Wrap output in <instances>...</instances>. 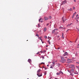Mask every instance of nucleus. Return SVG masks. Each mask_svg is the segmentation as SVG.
<instances>
[{
	"mask_svg": "<svg viewBox=\"0 0 79 79\" xmlns=\"http://www.w3.org/2000/svg\"><path fill=\"white\" fill-rule=\"evenodd\" d=\"M62 20L64 23L65 21H66V18L64 16L62 18Z\"/></svg>",
	"mask_w": 79,
	"mask_h": 79,
	"instance_id": "nucleus-1",
	"label": "nucleus"
},
{
	"mask_svg": "<svg viewBox=\"0 0 79 79\" xmlns=\"http://www.w3.org/2000/svg\"><path fill=\"white\" fill-rule=\"evenodd\" d=\"M67 3V1H66V0H65L63 2L61 5H64V4H65V3Z\"/></svg>",
	"mask_w": 79,
	"mask_h": 79,
	"instance_id": "nucleus-2",
	"label": "nucleus"
},
{
	"mask_svg": "<svg viewBox=\"0 0 79 79\" xmlns=\"http://www.w3.org/2000/svg\"><path fill=\"white\" fill-rule=\"evenodd\" d=\"M68 53L66 52L63 55V56H66V55H68Z\"/></svg>",
	"mask_w": 79,
	"mask_h": 79,
	"instance_id": "nucleus-3",
	"label": "nucleus"
},
{
	"mask_svg": "<svg viewBox=\"0 0 79 79\" xmlns=\"http://www.w3.org/2000/svg\"><path fill=\"white\" fill-rule=\"evenodd\" d=\"M28 61L29 62V63H31V59H29L28 60Z\"/></svg>",
	"mask_w": 79,
	"mask_h": 79,
	"instance_id": "nucleus-4",
	"label": "nucleus"
},
{
	"mask_svg": "<svg viewBox=\"0 0 79 79\" xmlns=\"http://www.w3.org/2000/svg\"><path fill=\"white\" fill-rule=\"evenodd\" d=\"M37 75L39 76V77H41V76H42V74H41V75H40V74H39V73L37 74Z\"/></svg>",
	"mask_w": 79,
	"mask_h": 79,
	"instance_id": "nucleus-5",
	"label": "nucleus"
},
{
	"mask_svg": "<svg viewBox=\"0 0 79 79\" xmlns=\"http://www.w3.org/2000/svg\"><path fill=\"white\" fill-rule=\"evenodd\" d=\"M45 20H48V18L47 17H44Z\"/></svg>",
	"mask_w": 79,
	"mask_h": 79,
	"instance_id": "nucleus-6",
	"label": "nucleus"
},
{
	"mask_svg": "<svg viewBox=\"0 0 79 79\" xmlns=\"http://www.w3.org/2000/svg\"><path fill=\"white\" fill-rule=\"evenodd\" d=\"M60 74H61V72H59V73H56V74L57 76H58V75H60Z\"/></svg>",
	"mask_w": 79,
	"mask_h": 79,
	"instance_id": "nucleus-7",
	"label": "nucleus"
},
{
	"mask_svg": "<svg viewBox=\"0 0 79 79\" xmlns=\"http://www.w3.org/2000/svg\"><path fill=\"white\" fill-rule=\"evenodd\" d=\"M46 31H47V28L45 27L44 28V32H45Z\"/></svg>",
	"mask_w": 79,
	"mask_h": 79,
	"instance_id": "nucleus-8",
	"label": "nucleus"
},
{
	"mask_svg": "<svg viewBox=\"0 0 79 79\" xmlns=\"http://www.w3.org/2000/svg\"><path fill=\"white\" fill-rule=\"evenodd\" d=\"M40 71H41L40 69L38 70L37 71V73H39L40 72Z\"/></svg>",
	"mask_w": 79,
	"mask_h": 79,
	"instance_id": "nucleus-9",
	"label": "nucleus"
},
{
	"mask_svg": "<svg viewBox=\"0 0 79 79\" xmlns=\"http://www.w3.org/2000/svg\"><path fill=\"white\" fill-rule=\"evenodd\" d=\"M52 64H53V66H55V62H52Z\"/></svg>",
	"mask_w": 79,
	"mask_h": 79,
	"instance_id": "nucleus-10",
	"label": "nucleus"
},
{
	"mask_svg": "<svg viewBox=\"0 0 79 79\" xmlns=\"http://www.w3.org/2000/svg\"><path fill=\"white\" fill-rule=\"evenodd\" d=\"M72 11V10H73V9L71 8H70V9H69L68 10V11Z\"/></svg>",
	"mask_w": 79,
	"mask_h": 79,
	"instance_id": "nucleus-11",
	"label": "nucleus"
},
{
	"mask_svg": "<svg viewBox=\"0 0 79 79\" xmlns=\"http://www.w3.org/2000/svg\"><path fill=\"white\" fill-rule=\"evenodd\" d=\"M48 43L49 44V45H51V43L50 42V41L48 40Z\"/></svg>",
	"mask_w": 79,
	"mask_h": 79,
	"instance_id": "nucleus-12",
	"label": "nucleus"
},
{
	"mask_svg": "<svg viewBox=\"0 0 79 79\" xmlns=\"http://www.w3.org/2000/svg\"><path fill=\"white\" fill-rule=\"evenodd\" d=\"M71 66H72L73 68H74V65L73 64V65H71Z\"/></svg>",
	"mask_w": 79,
	"mask_h": 79,
	"instance_id": "nucleus-13",
	"label": "nucleus"
},
{
	"mask_svg": "<svg viewBox=\"0 0 79 79\" xmlns=\"http://www.w3.org/2000/svg\"><path fill=\"white\" fill-rule=\"evenodd\" d=\"M71 24H72V23H71L70 24H69L67 26V27H68L69 26H70V25H71Z\"/></svg>",
	"mask_w": 79,
	"mask_h": 79,
	"instance_id": "nucleus-14",
	"label": "nucleus"
},
{
	"mask_svg": "<svg viewBox=\"0 0 79 79\" xmlns=\"http://www.w3.org/2000/svg\"><path fill=\"white\" fill-rule=\"evenodd\" d=\"M56 30V29H54L52 32V33H54L55 32V31Z\"/></svg>",
	"mask_w": 79,
	"mask_h": 79,
	"instance_id": "nucleus-15",
	"label": "nucleus"
},
{
	"mask_svg": "<svg viewBox=\"0 0 79 79\" xmlns=\"http://www.w3.org/2000/svg\"><path fill=\"white\" fill-rule=\"evenodd\" d=\"M44 75H46L47 74V71L44 72Z\"/></svg>",
	"mask_w": 79,
	"mask_h": 79,
	"instance_id": "nucleus-16",
	"label": "nucleus"
},
{
	"mask_svg": "<svg viewBox=\"0 0 79 79\" xmlns=\"http://www.w3.org/2000/svg\"><path fill=\"white\" fill-rule=\"evenodd\" d=\"M38 26L39 27H40V24H38Z\"/></svg>",
	"mask_w": 79,
	"mask_h": 79,
	"instance_id": "nucleus-17",
	"label": "nucleus"
},
{
	"mask_svg": "<svg viewBox=\"0 0 79 79\" xmlns=\"http://www.w3.org/2000/svg\"><path fill=\"white\" fill-rule=\"evenodd\" d=\"M41 38H42V37H38V39H40V40H42V39H41Z\"/></svg>",
	"mask_w": 79,
	"mask_h": 79,
	"instance_id": "nucleus-18",
	"label": "nucleus"
},
{
	"mask_svg": "<svg viewBox=\"0 0 79 79\" xmlns=\"http://www.w3.org/2000/svg\"><path fill=\"white\" fill-rule=\"evenodd\" d=\"M61 60H63V59H64V57H61Z\"/></svg>",
	"mask_w": 79,
	"mask_h": 79,
	"instance_id": "nucleus-19",
	"label": "nucleus"
},
{
	"mask_svg": "<svg viewBox=\"0 0 79 79\" xmlns=\"http://www.w3.org/2000/svg\"><path fill=\"white\" fill-rule=\"evenodd\" d=\"M45 64V63L42 62V63H41L40 64Z\"/></svg>",
	"mask_w": 79,
	"mask_h": 79,
	"instance_id": "nucleus-20",
	"label": "nucleus"
},
{
	"mask_svg": "<svg viewBox=\"0 0 79 79\" xmlns=\"http://www.w3.org/2000/svg\"><path fill=\"white\" fill-rule=\"evenodd\" d=\"M49 19H52V16H49Z\"/></svg>",
	"mask_w": 79,
	"mask_h": 79,
	"instance_id": "nucleus-21",
	"label": "nucleus"
},
{
	"mask_svg": "<svg viewBox=\"0 0 79 79\" xmlns=\"http://www.w3.org/2000/svg\"><path fill=\"white\" fill-rule=\"evenodd\" d=\"M42 19V18H40L39 19V22H40V20H41Z\"/></svg>",
	"mask_w": 79,
	"mask_h": 79,
	"instance_id": "nucleus-22",
	"label": "nucleus"
},
{
	"mask_svg": "<svg viewBox=\"0 0 79 79\" xmlns=\"http://www.w3.org/2000/svg\"><path fill=\"white\" fill-rule=\"evenodd\" d=\"M44 38H45V39H47V36H45Z\"/></svg>",
	"mask_w": 79,
	"mask_h": 79,
	"instance_id": "nucleus-23",
	"label": "nucleus"
},
{
	"mask_svg": "<svg viewBox=\"0 0 79 79\" xmlns=\"http://www.w3.org/2000/svg\"><path fill=\"white\" fill-rule=\"evenodd\" d=\"M74 15H74V14H73V15L72 16V18H74Z\"/></svg>",
	"mask_w": 79,
	"mask_h": 79,
	"instance_id": "nucleus-24",
	"label": "nucleus"
},
{
	"mask_svg": "<svg viewBox=\"0 0 79 79\" xmlns=\"http://www.w3.org/2000/svg\"><path fill=\"white\" fill-rule=\"evenodd\" d=\"M36 36H37V37H39V35L38 34H36Z\"/></svg>",
	"mask_w": 79,
	"mask_h": 79,
	"instance_id": "nucleus-25",
	"label": "nucleus"
},
{
	"mask_svg": "<svg viewBox=\"0 0 79 79\" xmlns=\"http://www.w3.org/2000/svg\"><path fill=\"white\" fill-rule=\"evenodd\" d=\"M41 57H42V58L43 60H44V56H42Z\"/></svg>",
	"mask_w": 79,
	"mask_h": 79,
	"instance_id": "nucleus-26",
	"label": "nucleus"
},
{
	"mask_svg": "<svg viewBox=\"0 0 79 79\" xmlns=\"http://www.w3.org/2000/svg\"><path fill=\"white\" fill-rule=\"evenodd\" d=\"M79 16V15L78 14H77L76 15V17H77V16Z\"/></svg>",
	"mask_w": 79,
	"mask_h": 79,
	"instance_id": "nucleus-27",
	"label": "nucleus"
},
{
	"mask_svg": "<svg viewBox=\"0 0 79 79\" xmlns=\"http://www.w3.org/2000/svg\"><path fill=\"white\" fill-rule=\"evenodd\" d=\"M64 35V34H63V33H62V36H63Z\"/></svg>",
	"mask_w": 79,
	"mask_h": 79,
	"instance_id": "nucleus-28",
	"label": "nucleus"
},
{
	"mask_svg": "<svg viewBox=\"0 0 79 79\" xmlns=\"http://www.w3.org/2000/svg\"><path fill=\"white\" fill-rule=\"evenodd\" d=\"M50 68H52V69H53V67L52 66H51L50 67Z\"/></svg>",
	"mask_w": 79,
	"mask_h": 79,
	"instance_id": "nucleus-29",
	"label": "nucleus"
},
{
	"mask_svg": "<svg viewBox=\"0 0 79 79\" xmlns=\"http://www.w3.org/2000/svg\"><path fill=\"white\" fill-rule=\"evenodd\" d=\"M69 30H70V29H68L67 30L66 32H68V31H69Z\"/></svg>",
	"mask_w": 79,
	"mask_h": 79,
	"instance_id": "nucleus-30",
	"label": "nucleus"
},
{
	"mask_svg": "<svg viewBox=\"0 0 79 79\" xmlns=\"http://www.w3.org/2000/svg\"><path fill=\"white\" fill-rule=\"evenodd\" d=\"M76 67H77V68H78V69L79 68V66H76Z\"/></svg>",
	"mask_w": 79,
	"mask_h": 79,
	"instance_id": "nucleus-31",
	"label": "nucleus"
},
{
	"mask_svg": "<svg viewBox=\"0 0 79 79\" xmlns=\"http://www.w3.org/2000/svg\"><path fill=\"white\" fill-rule=\"evenodd\" d=\"M60 73H62V74H63V73L62 72H60Z\"/></svg>",
	"mask_w": 79,
	"mask_h": 79,
	"instance_id": "nucleus-32",
	"label": "nucleus"
},
{
	"mask_svg": "<svg viewBox=\"0 0 79 79\" xmlns=\"http://www.w3.org/2000/svg\"><path fill=\"white\" fill-rule=\"evenodd\" d=\"M74 2H76V0H74Z\"/></svg>",
	"mask_w": 79,
	"mask_h": 79,
	"instance_id": "nucleus-33",
	"label": "nucleus"
},
{
	"mask_svg": "<svg viewBox=\"0 0 79 79\" xmlns=\"http://www.w3.org/2000/svg\"><path fill=\"white\" fill-rule=\"evenodd\" d=\"M73 10H74V9H75V7H73Z\"/></svg>",
	"mask_w": 79,
	"mask_h": 79,
	"instance_id": "nucleus-34",
	"label": "nucleus"
},
{
	"mask_svg": "<svg viewBox=\"0 0 79 79\" xmlns=\"http://www.w3.org/2000/svg\"><path fill=\"white\" fill-rule=\"evenodd\" d=\"M77 13H76V12H75L74 14H74V15H75V14H76Z\"/></svg>",
	"mask_w": 79,
	"mask_h": 79,
	"instance_id": "nucleus-35",
	"label": "nucleus"
},
{
	"mask_svg": "<svg viewBox=\"0 0 79 79\" xmlns=\"http://www.w3.org/2000/svg\"><path fill=\"white\" fill-rule=\"evenodd\" d=\"M39 52H38L37 53V55H38V54H39Z\"/></svg>",
	"mask_w": 79,
	"mask_h": 79,
	"instance_id": "nucleus-36",
	"label": "nucleus"
},
{
	"mask_svg": "<svg viewBox=\"0 0 79 79\" xmlns=\"http://www.w3.org/2000/svg\"><path fill=\"white\" fill-rule=\"evenodd\" d=\"M79 19V16L77 18V19Z\"/></svg>",
	"mask_w": 79,
	"mask_h": 79,
	"instance_id": "nucleus-37",
	"label": "nucleus"
},
{
	"mask_svg": "<svg viewBox=\"0 0 79 79\" xmlns=\"http://www.w3.org/2000/svg\"><path fill=\"white\" fill-rule=\"evenodd\" d=\"M48 24H49L48 23L47 24L46 26H48Z\"/></svg>",
	"mask_w": 79,
	"mask_h": 79,
	"instance_id": "nucleus-38",
	"label": "nucleus"
},
{
	"mask_svg": "<svg viewBox=\"0 0 79 79\" xmlns=\"http://www.w3.org/2000/svg\"><path fill=\"white\" fill-rule=\"evenodd\" d=\"M76 21H77V22H79V21H78V20L76 19Z\"/></svg>",
	"mask_w": 79,
	"mask_h": 79,
	"instance_id": "nucleus-39",
	"label": "nucleus"
},
{
	"mask_svg": "<svg viewBox=\"0 0 79 79\" xmlns=\"http://www.w3.org/2000/svg\"><path fill=\"white\" fill-rule=\"evenodd\" d=\"M44 69L45 70L47 69V68L45 67L44 68Z\"/></svg>",
	"mask_w": 79,
	"mask_h": 79,
	"instance_id": "nucleus-40",
	"label": "nucleus"
},
{
	"mask_svg": "<svg viewBox=\"0 0 79 79\" xmlns=\"http://www.w3.org/2000/svg\"><path fill=\"white\" fill-rule=\"evenodd\" d=\"M58 65L59 66H60V64H58V65Z\"/></svg>",
	"mask_w": 79,
	"mask_h": 79,
	"instance_id": "nucleus-41",
	"label": "nucleus"
},
{
	"mask_svg": "<svg viewBox=\"0 0 79 79\" xmlns=\"http://www.w3.org/2000/svg\"><path fill=\"white\" fill-rule=\"evenodd\" d=\"M75 74H78V73L77 72V73H76Z\"/></svg>",
	"mask_w": 79,
	"mask_h": 79,
	"instance_id": "nucleus-42",
	"label": "nucleus"
},
{
	"mask_svg": "<svg viewBox=\"0 0 79 79\" xmlns=\"http://www.w3.org/2000/svg\"><path fill=\"white\" fill-rule=\"evenodd\" d=\"M61 27H59V28L61 29Z\"/></svg>",
	"mask_w": 79,
	"mask_h": 79,
	"instance_id": "nucleus-43",
	"label": "nucleus"
},
{
	"mask_svg": "<svg viewBox=\"0 0 79 79\" xmlns=\"http://www.w3.org/2000/svg\"><path fill=\"white\" fill-rule=\"evenodd\" d=\"M76 63H77L78 64H79V63L78 62H77Z\"/></svg>",
	"mask_w": 79,
	"mask_h": 79,
	"instance_id": "nucleus-44",
	"label": "nucleus"
},
{
	"mask_svg": "<svg viewBox=\"0 0 79 79\" xmlns=\"http://www.w3.org/2000/svg\"><path fill=\"white\" fill-rule=\"evenodd\" d=\"M77 40H76V41H75V42H76V41H77Z\"/></svg>",
	"mask_w": 79,
	"mask_h": 79,
	"instance_id": "nucleus-45",
	"label": "nucleus"
},
{
	"mask_svg": "<svg viewBox=\"0 0 79 79\" xmlns=\"http://www.w3.org/2000/svg\"><path fill=\"white\" fill-rule=\"evenodd\" d=\"M69 42H71V43H73V42H71V41H70Z\"/></svg>",
	"mask_w": 79,
	"mask_h": 79,
	"instance_id": "nucleus-46",
	"label": "nucleus"
},
{
	"mask_svg": "<svg viewBox=\"0 0 79 79\" xmlns=\"http://www.w3.org/2000/svg\"><path fill=\"white\" fill-rule=\"evenodd\" d=\"M62 38H63V39H64V36H62Z\"/></svg>",
	"mask_w": 79,
	"mask_h": 79,
	"instance_id": "nucleus-47",
	"label": "nucleus"
},
{
	"mask_svg": "<svg viewBox=\"0 0 79 79\" xmlns=\"http://www.w3.org/2000/svg\"><path fill=\"white\" fill-rule=\"evenodd\" d=\"M45 68V67H44V66H43V68Z\"/></svg>",
	"mask_w": 79,
	"mask_h": 79,
	"instance_id": "nucleus-48",
	"label": "nucleus"
},
{
	"mask_svg": "<svg viewBox=\"0 0 79 79\" xmlns=\"http://www.w3.org/2000/svg\"><path fill=\"white\" fill-rule=\"evenodd\" d=\"M41 23H42V22H43V21H41Z\"/></svg>",
	"mask_w": 79,
	"mask_h": 79,
	"instance_id": "nucleus-49",
	"label": "nucleus"
},
{
	"mask_svg": "<svg viewBox=\"0 0 79 79\" xmlns=\"http://www.w3.org/2000/svg\"><path fill=\"white\" fill-rule=\"evenodd\" d=\"M41 42H42V40L41 39Z\"/></svg>",
	"mask_w": 79,
	"mask_h": 79,
	"instance_id": "nucleus-50",
	"label": "nucleus"
},
{
	"mask_svg": "<svg viewBox=\"0 0 79 79\" xmlns=\"http://www.w3.org/2000/svg\"><path fill=\"white\" fill-rule=\"evenodd\" d=\"M60 48H58V49L59 50V49H60Z\"/></svg>",
	"mask_w": 79,
	"mask_h": 79,
	"instance_id": "nucleus-51",
	"label": "nucleus"
},
{
	"mask_svg": "<svg viewBox=\"0 0 79 79\" xmlns=\"http://www.w3.org/2000/svg\"><path fill=\"white\" fill-rule=\"evenodd\" d=\"M42 44H44V42L42 41Z\"/></svg>",
	"mask_w": 79,
	"mask_h": 79,
	"instance_id": "nucleus-52",
	"label": "nucleus"
},
{
	"mask_svg": "<svg viewBox=\"0 0 79 79\" xmlns=\"http://www.w3.org/2000/svg\"><path fill=\"white\" fill-rule=\"evenodd\" d=\"M77 46H79V44H78Z\"/></svg>",
	"mask_w": 79,
	"mask_h": 79,
	"instance_id": "nucleus-53",
	"label": "nucleus"
},
{
	"mask_svg": "<svg viewBox=\"0 0 79 79\" xmlns=\"http://www.w3.org/2000/svg\"><path fill=\"white\" fill-rule=\"evenodd\" d=\"M55 79H58V78H56Z\"/></svg>",
	"mask_w": 79,
	"mask_h": 79,
	"instance_id": "nucleus-54",
	"label": "nucleus"
},
{
	"mask_svg": "<svg viewBox=\"0 0 79 79\" xmlns=\"http://www.w3.org/2000/svg\"><path fill=\"white\" fill-rule=\"evenodd\" d=\"M46 47H48V46H46Z\"/></svg>",
	"mask_w": 79,
	"mask_h": 79,
	"instance_id": "nucleus-55",
	"label": "nucleus"
},
{
	"mask_svg": "<svg viewBox=\"0 0 79 79\" xmlns=\"http://www.w3.org/2000/svg\"><path fill=\"white\" fill-rule=\"evenodd\" d=\"M47 66L48 67V66H49V65H47Z\"/></svg>",
	"mask_w": 79,
	"mask_h": 79,
	"instance_id": "nucleus-56",
	"label": "nucleus"
},
{
	"mask_svg": "<svg viewBox=\"0 0 79 79\" xmlns=\"http://www.w3.org/2000/svg\"><path fill=\"white\" fill-rule=\"evenodd\" d=\"M78 31H79V29H77Z\"/></svg>",
	"mask_w": 79,
	"mask_h": 79,
	"instance_id": "nucleus-57",
	"label": "nucleus"
},
{
	"mask_svg": "<svg viewBox=\"0 0 79 79\" xmlns=\"http://www.w3.org/2000/svg\"><path fill=\"white\" fill-rule=\"evenodd\" d=\"M63 52H64V51H63Z\"/></svg>",
	"mask_w": 79,
	"mask_h": 79,
	"instance_id": "nucleus-58",
	"label": "nucleus"
},
{
	"mask_svg": "<svg viewBox=\"0 0 79 79\" xmlns=\"http://www.w3.org/2000/svg\"><path fill=\"white\" fill-rule=\"evenodd\" d=\"M49 63H52V62H49Z\"/></svg>",
	"mask_w": 79,
	"mask_h": 79,
	"instance_id": "nucleus-59",
	"label": "nucleus"
},
{
	"mask_svg": "<svg viewBox=\"0 0 79 79\" xmlns=\"http://www.w3.org/2000/svg\"><path fill=\"white\" fill-rule=\"evenodd\" d=\"M56 29L55 30H57V29Z\"/></svg>",
	"mask_w": 79,
	"mask_h": 79,
	"instance_id": "nucleus-60",
	"label": "nucleus"
},
{
	"mask_svg": "<svg viewBox=\"0 0 79 79\" xmlns=\"http://www.w3.org/2000/svg\"><path fill=\"white\" fill-rule=\"evenodd\" d=\"M76 29H78V28H77Z\"/></svg>",
	"mask_w": 79,
	"mask_h": 79,
	"instance_id": "nucleus-61",
	"label": "nucleus"
},
{
	"mask_svg": "<svg viewBox=\"0 0 79 79\" xmlns=\"http://www.w3.org/2000/svg\"><path fill=\"white\" fill-rule=\"evenodd\" d=\"M48 38H49V36L48 37Z\"/></svg>",
	"mask_w": 79,
	"mask_h": 79,
	"instance_id": "nucleus-62",
	"label": "nucleus"
},
{
	"mask_svg": "<svg viewBox=\"0 0 79 79\" xmlns=\"http://www.w3.org/2000/svg\"><path fill=\"white\" fill-rule=\"evenodd\" d=\"M40 58H41V57H40Z\"/></svg>",
	"mask_w": 79,
	"mask_h": 79,
	"instance_id": "nucleus-63",
	"label": "nucleus"
},
{
	"mask_svg": "<svg viewBox=\"0 0 79 79\" xmlns=\"http://www.w3.org/2000/svg\"><path fill=\"white\" fill-rule=\"evenodd\" d=\"M27 79H29V78H27Z\"/></svg>",
	"mask_w": 79,
	"mask_h": 79,
	"instance_id": "nucleus-64",
	"label": "nucleus"
}]
</instances>
